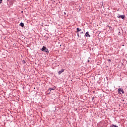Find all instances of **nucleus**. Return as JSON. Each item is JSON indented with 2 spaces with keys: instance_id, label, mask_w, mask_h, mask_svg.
<instances>
[{
  "instance_id": "obj_7",
  "label": "nucleus",
  "mask_w": 127,
  "mask_h": 127,
  "mask_svg": "<svg viewBox=\"0 0 127 127\" xmlns=\"http://www.w3.org/2000/svg\"><path fill=\"white\" fill-rule=\"evenodd\" d=\"M19 25L22 27H23V26H24V24L23 23H21Z\"/></svg>"
},
{
  "instance_id": "obj_1",
  "label": "nucleus",
  "mask_w": 127,
  "mask_h": 127,
  "mask_svg": "<svg viewBox=\"0 0 127 127\" xmlns=\"http://www.w3.org/2000/svg\"><path fill=\"white\" fill-rule=\"evenodd\" d=\"M42 51H44L46 53H49V51L48 49L46 48V47L43 46V48L41 49Z\"/></svg>"
},
{
  "instance_id": "obj_11",
  "label": "nucleus",
  "mask_w": 127,
  "mask_h": 127,
  "mask_svg": "<svg viewBox=\"0 0 127 127\" xmlns=\"http://www.w3.org/2000/svg\"><path fill=\"white\" fill-rule=\"evenodd\" d=\"M2 2V0H0V3H1Z\"/></svg>"
},
{
  "instance_id": "obj_3",
  "label": "nucleus",
  "mask_w": 127,
  "mask_h": 127,
  "mask_svg": "<svg viewBox=\"0 0 127 127\" xmlns=\"http://www.w3.org/2000/svg\"><path fill=\"white\" fill-rule=\"evenodd\" d=\"M118 91L120 94H121V92H122V94H125V91H124V90L122 88H119Z\"/></svg>"
},
{
  "instance_id": "obj_2",
  "label": "nucleus",
  "mask_w": 127,
  "mask_h": 127,
  "mask_svg": "<svg viewBox=\"0 0 127 127\" xmlns=\"http://www.w3.org/2000/svg\"><path fill=\"white\" fill-rule=\"evenodd\" d=\"M125 15H120V14H118V16H117V17L118 18H122V19H125Z\"/></svg>"
},
{
  "instance_id": "obj_8",
  "label": "nucleus",
  "mask_w": 127,
  "mask_h": 127,
  "mask_svg": "<svg viewBox=\"0 0 127 127\" xmlns=\"http://www.w3.org/2000/svg\"><path fill=\"white\" fill-rule=\"evenodd\" d=\"M81 30H82L81 29L77 28V32H79V31H81Z\"/></svg>"
},
{
  "instance_id": "obj_9",
  "label": "nucleus",
  "mask_w": 127,
  "mask_h": 127,
  "mask_svg": "<svg viewBox=\"0 0 127 127\" xmlns=\"http://www.w3.org/2000/svg\"><path fill=\"white\" fill-rule=\"evenodd\" d=\"M119 127V126H117V125H112L111 126V127Z\"/></svg>"
},
{
  "instance_id": "obj_12",
  "label": "nucleus",
  "mask_w": 127,
  "mask_h": 127,
  "mask_svg": "<svg viewBox=\"0 0 127 127\" xmlns=\"http://www.w3.org/2000/svg\"><path fill=\"white\" fill-rule=\"evenodd\" d=\"M77 36L79 37V33H77Z\"/></svg>"
},
{
  "instance_id": "obj_4",
  "label": "nucleus",
  "mask_w": 127,
  "mask_h": 127,
  "mask_svg": "<svg viewBox=\"0 0 127 127\" xmlns=\"http://www.w3.org/2000/svg\"><path fill=\"white\" fill-rule=\"evenodd\" d=\"M64 69H62L61 70L59 71L58 72V74L59 75H61V74H62V73H63V72H64Z\"/></svg>"
},
{
  "instance_id": "obj_5",
  "label": "nucleus",
  "mask_w": 127,
  "mask_h": 127,
  "mask_svg": "<svg viewBox=\"0 0 127 127\" xmlns=\"http://www.w3.org/2000/svg\"><path fill=\"white\" fill-rule=\"evenodd\" d=\"M85 36L86 37H91V36L90 35V34H89V32H86V33H85Z\"/></svg>"
},
{
  "instance_id": "obj_10",
  "label": "nucleus",
  "mask_w": 127,
  "mask_h": 127,
  "mask_svg": "<svg viewBox=\"0 0 127 127\" xmlns=\"http://www.w3.org/2000/svg\"><path fill=\"white\" fill-rule=\"evenodd\" d=\"M23 64H25V61H23Z\"/></svg>"
},
{
  "instance_id": "obj_6",
  "label": "nucleus",
  "mask_w": 127,
  "mask_h": 127,
  "mask_svg": "<svg viewBox=\"0 0 127 127\" xmlns=\"http://www.w3.org/2000/svg\"><path fill=\"white\" fill-rule=\"evenodd\" d=\"M55 89H56V87L54 86L52 88H50L49 90L50 91V92H51V91H54V90H55Z\"/></svg>"
},
{
  "instance_id": "obj_13",
  "label": "nucleus",
  "mask_w": 127,
  "mask_h": 127,
  "mask_svg": "<svg viewBox=\"0 0 127 127\" xmlns=\"http://www.w3.org/2000/svg\"><path fill=\"white\" fill-rule=\"evenodd\" d=\"M83 33H84V32H81V34H83Z\"/></svg>"
}]
</instances>
